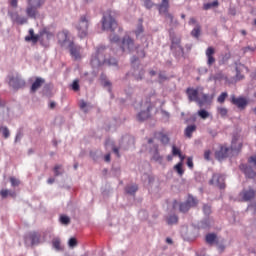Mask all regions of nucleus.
I'll return each mask as SVG.
<instances>
[{
	"mask_svg": "<svg viewBox=\"0 0 256 256\" xmlns=\"http://www.w3.org/2000/svg\"><path fill=\"white\" fill-rule=\"evenodd\" d=\"M149 47V43H145L144 46L135 44V41L129 36H124L121 42V49L123 53H136L138 57L143 59L145 57V49Z\"/></svg>",
	"mask_w": 256,
	"mask_h": 256,
	"instance_id": "obj_1",
	"label": "nucleus"
},
{
	"mask_svg": "<svg viewBox=\"0 0 256 256\" xmlns=\"http://www.w3.org/2000/svg\"><path fill=\"white\" fill-rule=\"evenodd\" d=\"M105 46H99L96 50L95 55L92 56L91 65L92 67H101L104 63L107 65L117 66V60L115 58L107 59Z\"/></svg>",
	"mask_w": 256,
	"mask_h": 256,
	"instance_id": "obj_2",
	"label": "nucleus"
},
{
	"mask_svg": "<svg viewBox=\"0 0 256 256\" xmlns=\"http://www.w3.org/2000/svg\"><path fill=\"white\" fill-rule=\"evenodd\" d=\"M102 29L103 31H115L117 29V21L115 20V11L107 10L103 14L102 18Z\"/></svg>",
	"mask_w": 256,
	"mask_h": 256,
	"instance_id": "obj_3",
	"label": "nucleus"
},
{
	"mask_svg": "<svg viewBox=\"0 0 256 256\" xmlns=\"http://www.w3.org/2000/svg\"><path fill=\"white\" fill-rule=\"evenodd\" d=\"M26 15L30 17V19H36L37 15H39L38 9H41L45 4V0H26Z\"/></svg>",
	"mask_w": 256,
	"mask_h": 256,
	"instance_id": "obj_4",
	"label": "nucleus"
},
{
	"mask_svg": "<svg viewBox=\"0 0 256 256\" xmlns=\"http://www.w3.org/2000/svg\"><path fill=\"white\" fill-rule=\"evenodd\" d=\"M75 29L80 39H85L89 33V17L83 15L75 25Z\"/></svg>",
	"mask_w": 256,
	"mask_h": 256,
	"instance_id": "obj_5",
	"label": "nucleus"
},
{
	"mask_svg": "<svg viewBox=\"0 0 256 256\" xmlns=\"http://www.w3.org/2000/svg\"><path fill=\"white\" fill-rule=\"evenodd\" d=\"M206 243H208V245H215L216 243L219 251H225V245L219 244V243H225V239L218 238L217 234H214V233L207 234Z\"/></svg>",
	"mask_w": 256,
	"mask_h": 256,
	"instance_id": "obj_6",
	"label": "nucleus"
},
{
	"mask_svg": "<svg viewBox=\"0 0 256 256\" xmlns=\"http://www.w3.org/2000/svg\"><path fill=\"white\" fill-rule=\"evenodd\" d=\"M8 79V83L12 89H21L22 87H25V80H23V78L17 74L10 75Z\"/></svg>",
	"mask_w": 256,
	"mask_h": 256,
	"instance_id": "obj_7",
	"label": "nucleus"
},
{
	"mask_svg": "<svg viewBox=\"0 0 256 256\" xmlns=\"http://www.w3.org/2000/svg\"><path fill=\"white\" fill-rule=\"evenodd\" d=\"M153 106L151 102H146L142 105V111L137 115L138 121H145L151 117V110Z\"/></svg>",
	"mask_w": 256,
	"mask_h": 256,
	"instance_id": "obj_8",
	"label": "nucleus"
},
{
	"mask_svg": "<svg viewBox=\"0 0 256 256\" xmlns=\"http://www.w3.org/2000/svg\"><path fill=\"white\" fill-rule=\"evenodd\" d=\"M210 183L211 185H215V187H219V189H225V177L223 175H213Z\"/></svg>",
	"mask_w": 256,
	"mask_h": 256,
	"instance_id": "obj_9",
	"label": "nucleus"
},
{
	"mask_svg": "<svg viewBox=\"0 0 256 256\" xmlns=\"http://www.w3.org/2000/svg\"><path fill=\"white\" fill-rule=\"evenodd\" d=\"M26 245H39V234L37 232H29L25 236Z\"/></svg>",
	"mask_w": 256,
	"mask_h": 256,
	"instance_id": "obj_10",
	"label": "nucleus"
},
{
	"mask_svg": "<svg viewBox=\"0 0 256 256\" xmlns=\"http://www.w3.org/2000/svg\"><path fill=\"white\" fill-rule=\"evenodd\" d=\"M58 43L62 45V47H65V45H70L71 40H69V31L64 30L62 32H59L58 35Z\"/></svg>",
	"mask_w": 256,
	"mask_h": 256,
	"instance_id": "obj_11",
	"label": "nucleus"
},
{
	"mask_svg": "<svg viewBox=\"0 0 256 256\" xmlns=\"http://www.w3.org/2000/svg\"><path fill=\"white\" fill-rule=\"evenodd\" d=\"M169 10V0H162V3L159 5V13L161 15H165V17L169 18L170 21H173V15L167 13Z\"/></svg>",
	"mask_w": 256,
	"mask_h": 256,
	"instance_id": "obj_12",
	"label": "nucleus"
},
{
	"mask_svg": "<svg viewBox=\"0 0 256 256\" xmlns=\"http://www.w3.org/2000/svg\"><path fill=\"white\" fill-rule=\"evenodd\" d=\"M231 103L233 105H236V107H238V109H245V107H247V99L243 98V97H235V95L231 96Z\"/></svg>",
	"mask_w": 256,
	"mask_h": 256,
	"instance_id": "obj_13",
	"label": "nucleus"
},
{
	"mask_svg": "<svg viewBox=\"0 0 256 256\" xmlns=\"http://www.w3.org/2000/svg\"><path fill=\"white\" fill-rule=\"evenodd\" d=\"M205 55L207 57V65L208 67H211L215 63V48L213 47H208L206 49Z\"/></svg>",
	"mask_w": 256,
	"mask_h": 256,
	"instance_id": "obj_14",
	"label": "nucleus"
},
{
	"mask_svg": "<svg viewBox=\"0 0 256 256\" xmlns=\"http://www.w3.org/2000/svg\"><path fill=\"white\" fill-rule=\"evenodd\" d=\"M255 197V190L249 188V189H244L240 193V198L242 201H251Z\"/></svg>",
	"mask_w": 256,
	"mask_h": 256,
	"instance_id": "obj_15",
	"label": "nucleus"
},
{
	"mask_svg": "<svg viewBox=\"0 0 256 256\" xmlns=\"http://www.w3.org/2000/svg\"><path fill=\"white\" fill-rule=\"evenodd\" d=\"M70 55L75 59H81V46L75 45L73 42L69 44Z\"/></svg>",
	"mask_w": 256,
	"mask_h": 256,
	"instance_id": "obj_16",
	"label": "nucleus"
},
{
	"mask_svg": "<svg viewBox=\"0 0 256 256\" xmlns=\"http://www.w3.org/2000/svg\"><path fill=\"white\" fill-rule=\"evenodd\" d=\"M45 84V79L38 77L36 78V80L32 83L31 86V93H35L38 91V89H41V86H43Z\"/></svg>",
	"mask_w": 256,
	"mask_h": 256,
	"instance_id": "obj_17",
	"label": "nucleus"
},
{
	"mask_svg": "<svg viewBox=\"0 0 256 256\" xmlns=\"http://www.w3.org/2000/svg\"><path fill=\"white\" fill-rule=\"evenodd\" d=\"M186 93L189 101H195L196 103L197 101H199V91H197L196 89L188 88L186 90Z\"/></svg>",
	"mask_w": 256,
	"mask_h": 256,
	"instance_id": "obj_18",
	"label": "nucleus"
},
{
	"mask_svg": "<svg viewBox=\"0 0 256 256\" xmlns=\"http://www.w3.org/2000/svg\"><path fill=\"white\" fill-rule=\"evenodd\" d=\"M11 19L14 23H17V25H25V23H27V17L20 16L17 13L11 14Z\"/></svg>",
	"mask_w": 256,
	"mask_h": 256,
	"instance_id": "obj_19",
	"label": "nucleus"
},
{
	"mask_svg": "<svg viewBox=\"0 0 256 256\" xmlns=\"http://www.w3.org/2000/svg\"><path fill=\"white\" fill-rule=\"evenodd\" d=\"M150 154L153 161H156V163H160V165L163 163V156H160L157 146H154V149L150 150Z\"/></svg>",
	"mask_w": 256,
	"mask_h": 256,
	"instance_id": "obj_20",
	"label": "nucleus"
},
{
	"mask_svg": "<svg viewBox=\"0 0 256 256\" xmlns=\"http://www.w3.org/2000/svg\"><path fill=\"white\" fill-rule=\"evenodd\" d=\"M227 153H229V148L221 147L219 151H216L215 157L218 161H223L227 157Z\"/></svg>",
	"mask_w": 256,
	"mask_h": 256,
	"instance_id": "obj_21",
	"label": "nucleus"
},
{
	"mask_svg": "<svg viewBox=\"0 0 256 256\" xmlns=\"http://www.w3.org/2000/svg\"><path fill=\"white\" fill-rule=\"evenodd\" d=\"M240 169L244 171L246 177H248L249 179H253V177H255V171H253L251 167H248L247 165L242 164L240 165Z\"/></svg>",
	"mask_w": 256,
	"mask_h": 256,
	"instance_id": "obj_22",
	"label": "nucleus"
},
{
	"mask_svg": "<svg viewBox=\"0 0 256 256\" xmlns=\"http://www.w3.org/2000/svg\"><path fill=\"white\" fill-rule=\"evenodd\" d=\"M195 131H197V126L196 125H189L186 127L185 131H184V135L185 137H187L188 139H191V137H193V133H195Z\"/></svg>",
	"mask_w": 256,
	"mask_h": 256,
	"instance_id": "obj_23",
	"label": "nucleus"
},
{
	"mask_svg": "<svg viewBox=\"0 0 256 256\" xmlns=\"http://www.w3.org/2000/svg\"><path fill=\"white\" fill-rule=\"evenodd\" d=\"M25 41H32V43H37V41H39V35H35V31L30 29L29 35L25 37Z\"/></svg>",
	"mask_w": 256,
	"mask_h": 256,
	"instance_id": "obj_24",
	"label": "nucleus"
},
{
	"mask_svg": "<svg viewBox=\"0 0 256 256\" xmlns=\"http://www.w3.org/2000/svg\"><path fill=\"white\" fill-rule=\"evenodd\" d=\"M181 43V41L178 40H172V46L171 49L172 51H177V53H179V55H181V53H183V48L181 47V45L179 44Z\"/></svg>",
	"mask_w": 256,
	"mask_h": 256,
	"instance_id": "obj_25",
	"label": "nucleus"
},
{
	"mask_svg": "<svg viewBox=\"0 0 256 256\" xmlns=\"http://www.w3.org/2000/svg\"><path fill=\"white\" fill-rule=\"evenodd\" d=\"M143 75H145V71L143 69H135L133 72V76L135 77L136 81H141L143 79Z\"/></svg>",
	"mask_w": 256,
	"mask_h": 256,
	"instance_id": "obj_26",
	"label": "nucleus"
},
{
	"mask_svg": "<svg viewBox=\"0 0 256 256\" xmlns=\"http://www.w3.org/2000/svg\"><path fill=\"white\" fill-rule=\"evenodd\" d=\"M139 189V187L135 184L133 185H128L125 188L126 193H128V195H135V193H137V190Z\"/></svg>",
	"mask_w": 256,
	"mask_h": 256,
	"instance_id": "obj_27",
	"label": "nucleus"
},
{
	"mask_svg": "<svg viewBox=\"0 0 256 256\" xmlns=\"http://www.w3.org/2000/svg\"><path fill=\"white\" fill-rule=\"evenodd\" d=\"M205 103H209V95L208 94H202L201 98H198L197 104L199 107H202L205 105Z\"/></svg>",
	"mask_w": 256,
	"mask_h": 256,
	"instance_id": "obj_28",
	"label": "nucleus"
},
{
	"mask_svg": "<svg viewBox=\"0 0 256 256\" xmlns=\"http://www.w3.org/2000/svg\"><path fill=\"white\" fill-rule=\"evenodd\" d=\"M174 171H176L180 177H183V173H185V170H183V162L176 164L174 166Z\"/></svg>",
	"mask_w": 256,
	"mask_h": 256,
	"instance_id": "obj_29",
	"label": "nucleus"
},
{
	"mask_svg": "<svg viewBox=\"0 0 256 256\" xmlns=\"http://www.w3.org/2000/svg\"><path fill=\"white\" fill-rule=\"evenodd\" d=\"M177 221H179V218L177 215H170L167 217L166 222L168 225H177Z\"/></svg>",
	"mask_w": 256,
	"mask_h": 256,
	"instance_id": "obj_30",
	"label": "nucleus"
},
{
	"mask_svg": "<svg viewBox=\"0 0 256 256\" xmlns=\"http://www.w3.org/2000/svg\"><path fill=\"white\" fill-rule=\"evenodd\" d=\"M91 108H92L91 104H87V102H85L84 100L80 101V109L84 111V113H88L89 109Z\"/></svg>",
	"mask_w": 256,
	"mask_h": 256,
	"instance_id": "obj_31",
	"label": "nucleus"
},
{
	"mask_svg": "<svg viewBox=\"0 0 256 256\" xmlns=\"http://www.w3.org/2000/svg\"><path fill=\"white\" fill-rule=\"evenodd\" d=\"M0 133H2L4 139H9L11 133L9 132V128L7 126H0Z\"/></svg>",
	"mask_w": 256,
	"mask_h": 256,
	"instance_id": "obj_32",
	"label": "nucleus"
},
{
	"mask_svg": "<svg viewBox=\"0 0 256 256\" xmlns=\"http://www.w3.org/2000/svg\"><path fill=\"white\" fill-rule=\"evenodd\" d=\"M192 37L198 39L199 35H201V26L197 24L195 28L191 31Z\"/></svg>",
	"mask_w": 256,
	"mask_h": 256,
	"instance_id": "obj_33",
	"label": "nucleus"
},
{
	"mask_svg": "<svg viewBox=\"0 0 256 256\" xmlns=\"http://www.w3.org/2000/svg\"><path fill=\"white\" fill-rule=\"evenodd\" d=\"M186 204L191 209V207H195V205H197V199H195L193 196H189L186 201Z\"/></svg>",
	"mask_w": 256,
	"mask_h": 256,
	"instance_id": "obj_34",
	"label": "nucleus"
},
{
	"mask_svg": "<svg viewBox=\"0 0 256 256\" xmlns=\"http://www.w3.org/2000/svg\"><path fill=\"white\" fill-rule=\"evenodd\" d=\"M212 7H219V1L215 0L212 3L204 4L205 11H209V9H212Z\"/></svg>",
	"mask_w": 256,
	"mask_h": 256,
	"instance_id": "obj_35",
	"label": "nucleus"
},
{
	"mask_svg": "<svg viewBox=\"0 0 256 256\" xmlns=\"http://www.w3.org/2000/svg\"><path fill=\"white\" fill-rule=\"evenodd\" d=\"M0 195L1 197H3V199H5L6 197H9V195L11 197H15V192H11L7 189H4V190H1Z\"/></svg>",
	"mask_w": 256,
	"mask_h": 256,
	"instance_id": "obj_36",
	"label": "nucleus"
},
{
	"mask_svg": "<svg viewBox=\"0 0 256 256\" xmlns=\"http://www.w3.org/2000/svg\"><path fill=\"white\" fill-rule=\"evenodd\" d=\"M60 223L62 225H69L71 223V218H69V216L63 215L60 217Z\"/></svg>",
	"mask_w": 256,
	"mask_h": 256,
	"instance_id": "obj_37",
	"label": "nucleus"
},
{
	"mask_svg": "<svg viewBox=\"0 0 256 256\" xmlns=\"http://www.w3.org/2000/svg\"><path fill=\"white\" fill-rule=\"evenodd\" d=\"M159 138H160L161 143H163L164 145H167V143H169V136L168 135L160 133Z\"/></svg>",
	"mask_w": 256,
	"mask_h": 256,
	"instance_id": "obj_38",
	"label": "nucleus"
},
{
	"mask_svg": "<svg viewBox=\"0 0 256 256\" xmlns=\"http://www.w3.org/2000/svg\"><path fill=\"white\" fill-rule=\"evenodd\" d=\"M110 145H111L112 150L114 151V153L117 154V155H119V149H118V148H115V147L113 146V143H112L110 140L106 141V143H105L106 149H109V146H110Z\"/></svg>",
	"mask_w": 256,
	"mask_h": 256,
	"instance_id": "obj_39",
	"label": "nucleus"
},
{
	"mask_svg": "<svg viewBox=\"0 0 256 256\" xmlns=\"http://www.w3.org/2000/svg\"><path fill=\"white\" fill-rule=\"evenodd\" d=\"M110 43H119L120 37L117 34H111L109 36Z\"/></svg>",
	"mask_w": 256,
	"mask_h": 256,
	"instance_id": "obj_40",
	"label": "nucleus"
},
{
	"mask_svg": "<svg viewBox=\"0 0 256 256\" xmlns=\"http://www.w3.org/2000/svg\"><path fill=\"white\" fill-rule=\"evenodd\" d=\"M53 247L56 249V251H61V240L58 238L53 240Z\"/></svg>",
	"mask_w": 256,
	"mask_h": 256,
	"instance_id": "obj_41",
	"label": "nucleus"
},
{
	"mask_svg": "<svg viewBox=\"0 0 256 256\" xmlns=\"http://www.w3.org/2000/svg\"><path fill=\"white\" fill-rule=\"evenodd\" d=\"M198 115L201 117V119H208L209 117V113L204 109L198 111Z\"/></svg>",
	"mask_w": 256,
	"mask_h": 256,
	"instance_id": "obj_42",
	"label": "nucleus"
},
{
	"mask_svg": "<svg viewBox=\"0 0 256 256\" xmlns=\"http://www.w3.org/2000/svg\"><path fill=\"white\" fill-rule=\"evenodd\" d=\"M10 183H11L12 187H19L21 182L19 181V179L15 178V177H10Z\"/></svg>",
	"mask_w": 256,
	"mask_h": 256,
	"instance_id": "obj_43",
	"label": "nucleus"
},
{
	"mask_svg": "<svg viewBox=\"0 0 256 256\" xmlns=\"http://www.w3.org/2000/svg\"><path fill=\"white\" fill-rule=\"evenodd\" d=\"M227 97H228L227 92L221 93V95L217 99L218 103H225V99H227Z\"/></svg>",
	"mask_w": 256,
	"mask_h": 256,
	"instance_id": "obj_44",
	"label": "nucleus"
},
{
	"mask_svg": "<svg viewBox=\"0 0 256 256\" xmlns=\"http://www.w3.org/2000/svg\"><path fill=\"white\" fill-rule=\"evenodd\" d=\"M189 209L190 208H189V205L187 204V202L180 204V211L182 213H187V211H189Z\"/></svg>",
	"mask_w": 256,
	"mask_h": 256,
	"instance_id": "obj_45",
	"label": "nucleus"
},
{
	"mask_svg": "<svg viewBox=\"0 0 256 256\" xmlns=\"http://www.w3.org/2000/svg\"><path fill=\"white\" fill-rule=\"evenodd\" d=\"M77 245V239L75 238H70L68 241V246L73 249Z\"/></svg>",
	"mask_w": 256,
	"mask_h": 256,
	"instance_id": "obj_46",
	"label": "nucleus"
},
{
	"mask_svg": "<svg viewBox=\"0 0 256 256\" xmlns=\"http://www.w3.org/2000/svg\"><path fill=\"white\" fill-rule=\"evenodd\" d=\"M218 113L219 115H221V117H227V108H223V107H220L218 108Z\"/></svg>",
	"mask_w": 256,
	"mask_h": 256,
	"instance_id": "obj_47",
	"label": "nucleus"
},
{
	"mask_svg": "<svg viewBox=\"0 0 256 256\" xmlns=\"http://www.w3.org/2000/svg\"><path fill=\"white\" fill-rule=\"evenodd\" d=\"M172 155L181 157V150H179L177 147L172 146Z\"/></svg>",
	"mask_w": 256,
	"mask_h": 256,
	"instance_id": "obj_48",
	"label": "nucleus"
},
{
	"mask_svg": "<svg viewBox=\"0 0 256 256\" xmlns=\"http://www.w3.org/2000/svg\"><path fill=\"white\" fill-rule=\"evenodd\" d=\"M73 91H79V80H74L72 83Z\"/></svg>",
	"mask_w": 256,
	"mask_h": 256,
	"instance_id": "obj_49",
	"label": "nucleus"
},
{
	"mask_svg": "<svg viewBox=\"0 0 256 256\" xmlns=\"http://www.w3.org/2000/svg\"><path fill=\"white\" fill-rule=\"evenodd\" d=\"M143 1L146 9H151V7H153V2L151 0H143Z\"/></svg>",
	"mask_w": 256,
	"mask_h": 256,
	"instance_id": "obj_50",
	"label": "nucleus"
},
{
	"mask_svg": "<svg viewBox=\"0 0 256 256\" xmlns=\"http://www.w3.org/2000/svg\"><path fill=\"white\" fill-rule=\"evenodd\" d=\"M203 212L205 213V215H209L211 213V206L204 205Z\"/></svg>",
	"mask_w": 256,
	"mask_h": 256,
	"instance_id": "obj_51",
	"label": "nucleus"
},
{
	"mask_svg": "<svg viewBox=\"0 0 256 256\" xmlns=\"http://www.w3.org/2000/svg\"><path fill=\"white\" fill-rule=\"evenodd\" d=\"M204 159H206V161H210V159H211V151L206 150L204 152Z\"/></svg>",
	"mask_w": 256,
	"mask_h": 256,
	"instance_id": "obj_52",
	"label": "nucleus"
},
{
	"mask_svg": "<svg viewBox=\"0 0 256 256\" xmlns=\"http://www.w3.org/2000/svg\"><path fill=\"white\" fill-rule=\"evenodd\" d=\"M141 33H143V25L140 24V25L138 26V28H137L135 34H136L137 37H139V35H140Z\"/></svg>",
	"mask_w": 256,
	"mask_h": 256,
	"instance_id": "obj_53",
	"label": "nucleus"
},
{
	"mask_svg": "<svg viewBox=\"0 0 256 256\" xmlns=\"http://www.w3.org/2000/svg\"><path fill=\"white\" fill-rule=\"evenodd\" d=\"M60 171H61V166H56L54 168V173H55L56 177H58V175H61Z\"/></svg>",
	"mask_w": 256,
	"mask_h": 256,
	"instance_id": "obj_54",
	"label": "nucleus"
},
{
	"mask_svg": "<svg viewBox=\"0 0 256 256\" xmlns=\"http://www.w3.org/2000/svg\"><path fill=\"white\" fill-rule=\"evenodd\" d=\"M187 165L190 169H193V158L189 157L187 159Z\"/></svg>",
	"mask_w": 256,
	"mask_h": 256,
	"instance_id": "obj_55",
	"label": "nucleus"
},
{
	"mask_svg": "<svg viewBox=\"0 0 256 256\" xmlns=\"http://www.w3.org/2000/svg\"><path fill=\"white\" fill-rule=\"evenodd\" d=\"M189 25H197V20L195 18H190Z\"/></svg>",
	"mask_w": 256,
	"mask_h": 256,
	"instance_id": "obj_56",
	"label": "nucleus"
},
{
	"mask_svg": "<svg viewBox=\"0 0 256 256\" xmlns=\"http://www.w3.org/2000/svg\"><path fill=\"white\" fill-rule=\"evenodd\" d=\"M18 0H10V5L12 6V7H17V2Z\"/></svg>",
	"mask_w": 256,
	"mask_h": 256,
	"instance_id": "obj_57",
	"label": "nucleus"
},
{
	"mask_svg": "<svg viewBox=\"0 0 256 256\" xmlns=\"http://www.w3.org/2000/svg\"><path fill=\"white\" fill-rule=\"evenodd\" d=\"M249 163H253V165H256V157L252 156L249 160Z\"/></svg>",
	"mask_w": 256,
	"mask_h": 256,
	"instance_id": "obj_58",
	"label": "nucleus"
},
{
	"mask_svg": "<svg viewBox=\"0 0 256 256\" xmlns=\"http://www.w3.org/2000/svg\"><path fill=\"white\" fill-rule=\"evenodd\" d=\"M105 161L107 163H109V161H111V154H107L105 157H104Z\"/></svg>",
	"mask_w": 256,
	"mask_h": 256,
	"instance_id": "obj_59",
	"label": "nucleus"
},
{
	"mask_svg": "<svg viewBox=\"0 0 256 256\" xmlns=\"http://www.w3.org/2000/svg\"><path fill=\"white\" fill-rule=\"evenodd\" d=\"M47 183H48V185H53V183H55V179L54 178H49L47 180Z\"/></svg>",
	"mask_w": 256,
	"mask_h": 256,
	"instance_id": "obj_60",
	"label": "nucleus"
},
{
	"mask_svg": "<svg viewBox=\"0 0 256 256\" xmlns=\"http://www.w3.org/2000/svg\"><path fill=\"white\" fill-rule=\"evenodd\" d=\"M163 117H166V119H169V112L167 111H162Z\"/></svg>",
	"mask_w": 256,
	"mask_h": 256,
	"instance_id": "obj_61",
	"label": "nucleus"
},
{
	"mask_svg": "<svg viewBox=\"0 0 256 256\" xmlns=\"http://www.w3.org/2000/svg\"><path fill=\"white\" fill-rule=\"evenodd\" d=\"M166 243H168L169 245H172L173 240L171 238H166Z\"/></svg>",
	"mask_w": 256,
	"mask_h": 256,
	"instance_id": "obj_62",
	"label": "nucleus"
},
{
	"mask_svg": "<svg viewBox=\"0 0 256 256\" xmlns=\"http://www.w3.org/2000/svg\"><path fill=\"white\" fill-rule=\"evenodd\" d=\"M111 85V82H109V81H104V87H109Z\"/></svg>",
	"mask_w": 256,
	"mask_h": 256,
	"instance_id": "obj_63",
	"label": "nucleus"
},
{
	"mask_svg": "<svg viewBox=\"0 0 256 256\" xmlns=\"http://www.w3.org/2000/svg\"><path fill=\"white\" fill-rule=\"evenodd\" d=\"M247 51H253V49H251V47L244 48V53H247Z\"/></svg>",
	"mask_w": 256,
	"mask_h": 256,
	"instance_id": "obj_64",
	"label": "nucleus"
}]
</instances>
